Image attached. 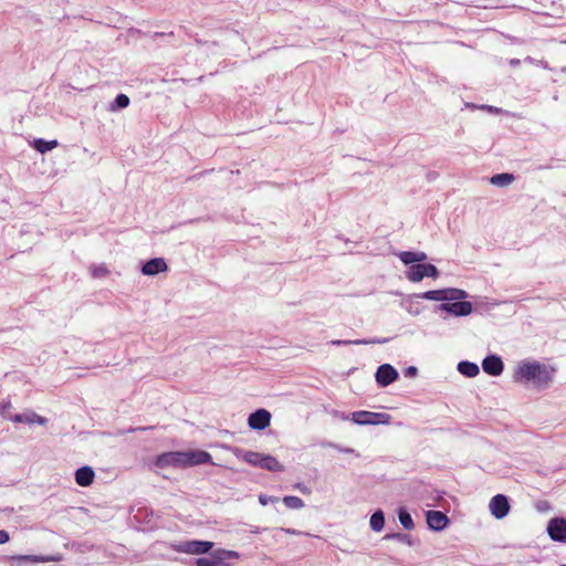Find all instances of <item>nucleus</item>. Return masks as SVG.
<instances>
[{
    "label": "nucleus",
    "instance_id": "1",
    "mask_svg": "<svg viewBox=\"0 0 566 566\" xmlns=\"http://www.w3.org/2000/svg\"><path fill=\"white\" fill-rule=\"evenodd\" d=\"M554 369L538 361H523L514 373L515 381H532L538 388H546L553 380Z\"/></svg>",
    "mask_w": 566,
    "mask_h": 566
},
{
    "label": "nucleus",
    "instance_id": "2",
    "mask_svg": "<svg viewBox=\"0 0 566 566\" xmlns=\"http://www.w3.org/2000/svg\"><path fill=\"white\" fill-rule=\"evenodd\" d=\"M234 454L237 458L242 459L244 462L253 467H258L270 472L284 471V465L271 454H264L255 451H245L239 448L234 450Z\"/></svg>",
    "mask_w": 566,
    "mask_h": 566
},
{
    "label": "nucleus",
    "instance_id": "3",
    "mask_svg": "<svg viewBox=\"0 0 566 566\" xmlns=\"http://www.w3.org/2000/svg\"><path fill=\"white\" fill-rule=\"evenodd\" d=\"M419 298L430 301H459L468 297V293L464 290L457 287H447L441 290H431L416 295Z\"/></svg>",
    "mask_w": 566,
    "mask_h": 566
},
{
    "label": "nucleus",
    "instance_id": "4",
    "mask_svg": "<svg viewBox=\"0 0 566 566\" xmlns=\"http://www.w3.org/2000/svg\"><path fill=\"white\" fill-rule=\"evenodd\" d=\"M473 305L471 302L464 300L448 301L436 306L434 312H444L454 317H464L472 313Z\"/></svg>",
    "mask_w": 566,
    "mask_h": 566
},
{
    "label": "nucleus",
    "instance_id": "5",
    "mask_svg": "<svg viewBox=\"0 0 566 566\" xmlns=\"http://www.w3.org/2000/svg\"><path fill=\"white\" fill-rule=\"evenodd\" d=\"M439 275L440 271L431 263L412 264L406 271V277L411 282H420L426 276L437 279Z\"/></svg>",
    "mask_w": 566,
    "mask_h": 566
},
{
    "label": "nucleus",
    "instance_id": "6",
    "mask_svg": "<svg viewBox=\"0 0 566 566\" xmlns=\"http://www.w3.org/2000/svg\"><path fill=\"white\" fill-rule=\"evenodd\" d=\"M352 420L356 424H388L391 421V416L384 412H371L366 410L355 411L352 413Z\"/></svg>",
    "mask_w": 566,
    "mask_h": 566
},
{
    "label": "nucleus",
    "instance_id": "7",
    "mask_svg": "<svg viewBox=\"0 0 566 566\" xmlns=\"http://www.w3.org/2000/svg\"><path fill=\"white\" fill-rule=\"evenodd\" d=\"M212 547H213L212 542L193 539V541L181 542L178 545H175L174 549L179 553L199 555V554H207Z\"/></svg>",
    "mask_w": 566,
    "mask_h": 566
},
{
    "label": "nucleus",
    "instance_id": "8",
    "mask_svg": "<svg viewBox=\"0 0 566 566\" xmlns=\"http://www.w3.org/2000/svg\"><path fill=\"white\" fill-rule=\"evenodd\" d=\"M185 457V451L165 452L157 457L155 464L158 468H186Z\"/></svg>",
    "mask_w": 566,
    "mask_h": 566
},
{
    "label": "nucleus",
    "instance_id": "9",
    "mask_svg": "<svg viewBox=\"0 0 566 566\" xmlns=\"http://www.w3.org/2000/svg\"><path fill=\"white\" fill-rule=\"evenodd\" d=\"M375 378L380 387H387L399 378V374L390 364H382L377 368Z\"/></svg>",
    "mask_w": 566,
    "mask_h": 566
},
{
    "label": "nucleus",
    "instance_id": "10",
    "mask_svg": "<svg viewBox=\"0 0 566 566\" xmlns=\"http://www.w3.org/2000/svg\"><path fill=\"white\" fill-rule=\"evenodd\" d=\"M489 507L491 514L497 520L504 518L511 509L509 499L504 494L494 495L490 501Z\"/></svg>",
    "mask_w": 566,
    "mask_h": 566
},
{
    "label": "nucleus",
    "instance_id": "11",
    "mask_svg": "<svg viewBox=\"0 0 566 566\" xmlns=\"http://www.w3.org/2000/svg\"><path fill=\"white\" fill-rule=\"evenodd\" d=\"M548 536L554 542L566 543V520L554 517L547 524Z\"/></svg>",
    "mask_w": 566,
    "mask_h": 566
},
{
    "label": "nucleus",
    "instance_id": "12",
    "mask_svg": "<svg viewBox=\"0 0 566 566\" xmlns=\"http://www.w3.org/2000/svg\"><path fill=\"white\" fill-rule=\"evenodd\" d=\"M271 413L266 409L260 408L254 412L250 413L248 418V424L251 429L263 430L270 426Z\"/></svg>",
    "mask_w": 566,
    "mask_h": 566
},
{
    "label": "nucleus",
    "instance_id": "13",
    "mask_svg": "<svg viewBox=\"0 0 566 566\" xmlns=\"http://www.w3.org/2000/svg\"><path fill=\"white\" fill-rule=\"evenodd\" d=\"M482 369L488 375L497 377L503 373L504 364L500 356L491 354L482 360Z\"/></svg>",
    "mask_w": 566,
    "mask_h": 566
},
{
    "label": "nucleus",
    "instance_id": "14",
    "mask_svg": "<svg viewBox=\"0 0 566 566\" xmlns=\"http://www.w3.org/2000/svg\"><path fill=\"white\" fill-rule=\"evenodd\" d=\"M428 527L432 531L440 532L449 524L448 516L441 511L430 510L426 513Z\"/></svg>",
    "mask_w": 566,
    "mask_h": 566
},
{
    "label": "nucleus",
    "instance_id": "15",
    "mask_svg": "<svg viewBox=\"0 0 566 566\" xmlns=\"http://www.w3.org/2000/svg\"><path fill=\"white\" fill-rule=\"evenodd\" d=\"M167 270L168 265L163 258L150 259L142 266V273L148 276L157 275L158 273L165 272Z\"/></svg>",
    "mask_w": 566,
    "mask_h": 566
},
{
    "label": "nucleus",
    "instance_id": "16",
    "mask_svg": "<svg viewBox=\"0 0 566 566\" xmlns=\"http://www.w3.org/2000/svg\"><path fill=\"white\" fill-rule=\"evenodd\" d=\"M186 468L197 464H207L212 462V457L209 452L202 450L185 451Z\"/></svg>",
    "mask_w": 566,
    "mask_h": 566
},
{
    "label": "nucleus",
    "instance_id": "17",
    "mask_svg": "<svg viewBox=\"0 0 566 566\" xmlns=\"http://www.w3.org/2000/svg\"><path fill=\"white\" fill-rule=\"evenodd\" d=\"M12 559H15L19 562V565H24L28 563L36 564V563H44V562H61L63 559L62 555H55V556H38V555H18L11 557Z\"/></svg>",
    "mask_w": 566,
    "mask_h": 566
},
{
    "label": "nucleus",
    "instance_id": "18",
    "mask_svg": "<svg viewBox=\"0 0 566 566\" xmlns=\"http://www.w3.org/2000/svg\"><path fill=\"white\" fill-rule=\"evenodd\" d=\"M94 470L88 465L81 467L75 471V481L81 486L91 485L94 481Z\"/></svg>",
    "mask_w": 566,
    "mask_h": 566
},
{
    "label": "nucleus",
    "instance_id": "19",
    "mask_svg": "<svg viewBox=\"0 0 566 566\" xmlns=\"http://www.w3.org/2000/svg\"><path fill=\"white\" fill-rule=\"evenodd\" d=\"M398 258L406 265H412L416 262L426 261L428 256L424 252L403 251L398 254Z\"/></svg>",
    "mask_w": 566,
    "mask_h": 566
},
{
    "label": "nucleus",
    "instance_id": "20",
    "mask_svg": "<svg viewBox=\"0 0 566 566\" xmlns=\"http://www.w3.org/2000/svg\"><path fill=\"white\" fill-rule=\"evenodd\" d=\"M458 371L469 378L475 377L480 373V368L475 363L462 360L458 364Z\"/></svg>",
    "mask_w": 566,
    "mask_h": 566
},
{
    "label": "nucleus",
    "instance_id": "21",
    "mask_svg": "<svg viewBox=\"0 0 566 566\" xmlns=\"http://www.w3.org/2000/svg\"><path fill=\"white\" fill-rule=\"evenodd\" d=\"M514 175L509 172H502L493 175L490 179L491 184L496 187H506L514 181Z\"/></svg>",
    "mask_w": 566,
    "mask_h": 566
},
{
    "label": "nucleus",
    "instance_id": "22",
    "mask_svg": "<svg viewBox=\"0 0 566 566\" xmlns=\"http://www.w3.org/2000/svg\"><path fill=\"white\" fill-rule=\"evenodd\" d=\"M370 527L375 532H380L385 526V514L381 510H377L370 516Z\"/></svg>",
    "mask_w": 566,
    "mask_h": 566
},
{
    "label": "nucleus",
    "instance_id": "23",
    "mask_svg": "<svg viewBox=\"0 0 566 566\" xmlns=\"http://www.w3.org/2000/svg\"><path fill=\"white\" fill-rule=\"evenodd\" d=\"M56 146H57V140H55V139H53V140H45V139H42V138H38L33 143L34 149L38 150L41 154H44V153H46L49 150H52Z\"/></svg>",
    "mask_w": 566,
    "mask_h": 566
},
{
    "label": "nucleus",
    "instance_id": "24",
    "mask_svg": "<svg viewBox=\"0 0 566 566\" xmlns=\"http://www.w3.org/2000/svg\"><path fill=\"white\" fill-rule=\"evenodd\" d=\"M388 339L387 338H384V339H355V340H340V339H336V340H332V344L333 345H336V346H340V345H349V344H355V345H367V344H382V343H386Z\"/></svg>",
    "mask_w": 566,
    "mask_h": 566
},
{
    "label": "nucleus",
    "instance_id": "25",
    "mask_svg": "<svg viewBox=\"0 0 566 566\" xmlns=\"http://www.w3.org/2000/svg\"><path fill=\"white\" fill-rule=\"evenodd\" d=\"M398 518L403 528L410 531L415 527L413 520L410 513L405 507H400L398 510Z\"/></svg>",
    "mask_w": 566,
    "mask_h": 566
},
{
    "label": "nucleus",
    "instance_id": "26",
    "mask_svg": "<svg viewBox=\"0 0 566 566\" xmlns=\"http://www.w3.org/2000/svg\"><path fill=\"white\" fill-rule=\"evenodd\" d=\"M197 566H221L223 565L222 556H211V557H199L195 560Z\"/></svg>",
    "mask_w": 566,
    "mask_h": 566
},
{
    "label": "nucleus",
    "instance_id": "27",
    "mask_svg": "<svg viewBox=\"0 0 566 566\" xmlns=\"http://www.w3.org/2000/svg\"><path fill=\"white\" fill-rule=\"evenodd\" d=\"M129 105V97L126 94H118L111 105V111L116 112Z\"/></svg>",
    "mask_w": 566,
    "mask_h": 566
},
{
    "label": "nucleus",
    "instance_id": "28",
    "mask_svg": "<svg viewBox=\"0 0 566 566\" xmlns=\"http://www.w3.org/2000/svg\"><path fill=\"white\" fill-rule=\"evenodd\" d=\"M283 502L289 509L297 510L304 506V501L301 497L294 495L284 496Z\"/></svg>",
    "mask_w": 566,
    "mask_h": 566
},
{
    "label": "nucleus",
    "instance_id": "29",
    "mask_svg": "<svg viewBox=\"0 0 566 566\" xmlns=\"http://www.w3.org/2000/svg\"><path fill=\"white\" fill-rule=\"evenodd\" d=\"M385 538L387 539H396V541H399L401 543H405L409 546L412 545V538L409 534H406V533H391V534H387L385 536Z\"/></svg>",
    "mask_w": 566,
    "mask_h": 566
},
{
    "label": "nucleus",
    "instance_id": "30",
    "mask_svg": "<svg viewBox=\"0 0 566 566\" xmlns=\"http://www.w3.org/2000/svg\"><path fill=\"white\" fill-rule=\"evenodd\" d=\"M92 276L95 279L105 277L108 274V270L105 265H93L91 268Z\"/></svg>",
    "mask_w": 566,
    "mask_h": 566
},
{
    "label": "nucleus",
    "instance_id": "31",
    "mask_svg": "<svg viewBox=\"0 0 566 566\" xmlns=\"http://www.w3.org/2000/svg\"><path fill=\"white\" fill-rule=\"evenodd\" d=\"M11 419H12V421L18 422V423H21V422H25V423H29V424L32 423L31 412H28V413H17Z\"/></svg>",
    "mask_w": 566,
    "mask_h": 566
},
{
    "label": "nucleus",
    "instance_id": "32",
    "mask_svg": "<svg viewBox=\"0 0 566 566\" xmlns=\"http://www.w3.org/2000/svg\"><path fill=\"white\" fill-rule=\"evenodd\" d=\"M279 499L275 497V496H270V495H266V494H260L259 495V502L261 505H268L269 503H275L277 502Z\"/></svg>",
    "mask_w": 566,
    "mask_h": 566
},
{
    "label": "nucleus",
    "instance_id": "33",
    "mask_svg": "<svg viewBox=\"0 0 566 566\" xmlns=\"http://www.w3.org/2000/svg\"><path fill=\"white\" fill-rule=\"evenodd\" d=\"M31 417H32V423H39L41 426H44L46 422H48V419L42 417V416H39L36 415L35 412L31 411Z\"/></svg>",
    "mask_w": 566,
    "mask_h": 566
},
{
    "label": "nucleus",
    "instance_id": "34",
    "mask_svg": "<svg viewBox=\"0 0 566 566\" xmlns=\"http://www.w3.org/2000/svg\"><path fill=\"white\" fill-rule=\"evenodd\" d=\"M417 374H418V369L415 366H410L405 370L406 377H415V376H417Z\"/></svg>",
    "mask_w": 566,
    "mask_h": 566
},
{
    "label": "nucleus",
    "instance_id": "35",
    "mask_svg": "<svg viewBox=\"0 0 566 566\" xmlns=\"http://www.w3.org/2000/svg\"><path fill=\"white\" fill-rule=\"evenodd\" d=\"M9 539H10L9 533L4 530H0V544H4V543L9 542Z\"/></svg>",
    "mask_w": 566,
    "mask_h": 566
},
{
    "label": "nucleus",
    "instance_id": "36",
    "mask_svg": "<svg viewBox=\"0 0 566 566\" xmlns=\"http://www.w3.org/2000/svg\"><path fill=\"white\" fill-rule=\"evenodd\" d=\"M331 447H333V448H335L338 451L344 452V453H353L354 452V449H352V448H339V447H337L336 444H333V443H331Z\"/></svg>",
    "mask_w": 566,
    "mask_h": 566
},
{
    "label": "nucleus",
    "instance_id": "37",
    "mask_svg": "<svg viewBox=\"0 0 566 566\" xmlns=\"http://www.w3.org/2000/svg\"><path fill=\"white\" fill-rule=\"evenodd\" d=\"M547 507H548V503L547 502H539L537 504V510L538 511H545Z\"/></svg>",
    "mask_w": 566,
    "mask_h": 566
},
{
    "label": "nucleus",
    "instance_id": "38",
    "mask_svg": "<svg viewBox=\"0 0 566 566\" xmlns=\"http://www.w3.org/2000/svg\"><path fill=\"white\" fill-rule=\"evenodd\" d=\"M520 60L518 59H512L510 60V65L511 66H518L520 65Z\"/></svg>",
    "mask_w": 566,
    "mask_h": 566
},
{
    "label": "nucleus",
    "instance_id": "39",
    "mask_svg": "<svg viewBox=\"0 0 566 566\" xmlns=\"http://www.w3.org/2000/svg\"><path fill=\"white\" fill-rule=\"evenodd\" d=\"M220 554H222V555H228V556H230V557H231V556H237V555H238L235 552H230V551H229V552L221 551V552H220Z\"/></svg>",
    "mask_w": 566,
    "mask_h": 566
},
{
    "label": "nucleus",
    "instance_id": "40",
    "mask_svg": "<svg viewBox=\"0 0 566 566\" xmlns=\"http://www.w3.org/2000/svg\"><path fill=\"white\" fill-rule=\"evenodd\" d=\"M283 531L285 533H289V534H296V531L295 530H291V528H283Z\"/></svg>",
    "mask_w": 566,
    "mask_h": 566
},
{
    "label": "nucleus",
    "instance_id": "41",
    "mask_svg": "<svg viewBox=\"0 0 566 566\" xmlns=\"http://www.w3.org/2000/svg\"><path fill=\"white\" fill-rule=\"evenodd\" d=\"M296 488L300 489L302 492L306 491V488L305 486L303 488L301 484H297Z\"/></svg>",
    "mask_w": 566,
    "mask_h": 566
},
{
    "label": "nucleus",
    "instance_id": "42",
    "mask_svg": "<svg viewBox=\"0 0 566 566\" xmlns=\"http://www.w3.org/2000/svg\"><path fill=\"white\" fill-rule=\"evenodd\" d=\"M146 429H147V428H138V429H133V428H130L128 431H129V432H134V431H136V430H146Z\"/></svg>",
    "mask_w": 566,
    "mask_h": 566
},
{
    "label": "nucleus",
    "instance_id": "43",
    "mask_svg": "<svg viewBox=\"0 0 566 566\" xmlns=\"http://www.w3.org/2000/svg\"><path fill=\"white\" fill-rule=\"evenodd\" d=\"M489 109H490V111H494V107L490 106V107H489ZM495 111L497 112L499 109H497V108H495Z\"/></svg>",
    "mask_w": 566,
    "mask_h": 566
},
{
    "label": "nucleus",
    "instance_id": "44",
    "mask_svg": "<svg viewBox=\"0 0 566 566\" xmlns=\"http://www.w3.org/2000/svg\"><path fill=\"white\" fill-rule=\"evenodd\" d=\"M559 566H566V564H560Z\"/></svg>",
    "mask_w": 566,
    "mask_h": 566
}]
</instances>
